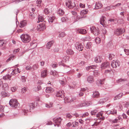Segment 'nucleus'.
Instances as JSON below:
<instances>
[{
	"instance_id": "10",
	"label": "nucleus",
	"mask_w": 129,
	"mask_h": 129,
	"mask_svg": "<svg viewBox=\"0 0 129 129\" xmlns=\"http://www.w3.org/2000/svg\"><path fill=\"white\" fill-rule=\"evenodd\" d=\"M45 23H43L42 24L39 25L37 27V30L39 31L43 30L45 28Z\"/></svg>"
},
{
	"instance_id": "62",
	"label": "nucleus",
	"mask_w": 129,
	"mask_h": 129,
	"mask_svg": "<svg viewBox=\"0 0 129 129\" xmlns=\"http://www.w3.org/2000/svg\"><path fill=\"white\" fill-rule=\"evenodd\" d=\"M120 15H121L122 16L120 18H122V19H123L124 17V12H120Z\"/></svg>"
},
{
	"instance_id": "6",
	"label": "nucleus",
	"mask_w": 129,
	"mask_h": 129,
	"mask_svg": "<svg viewBox=\"0 0 129 129\" xmlns=\"http://www.w3.org/2000/svg\"><path fill=\"white\" fill-rule=\"evenodd\" d=\"M124 31V29L119 28L115 29L114 33L116 35L119 36L122 34Z\"/></svg>"
},
{
	"instance_id": "36",
	"label": "nucleus",
	"mask_w": 129,
	"mask_h": 129,
	"mask_svg": "<svg viewBox=\"0 0 129 129\" xmlns=\"http://www.w3.org/2000/svg\"><path fill=\"white\" fill-rule=\"evenodd\" d=\"M98 112V111L97 110H92L91 111V112L90 113L91 114V115H96H96L97 114V113Z\"/></svg>"
},
{
	"instance_id": "11",
	"label": "nucleus",
	"mask_w": 129,
	"mask_h": 129,
	"mask_svg": "<svg viewBox=\"0 0 129 129\" xmlns=\"http://www.w3.org/2000/svg\"><path fill=\"white\" fill-rule=\"evenodd\" d=\"M75 46L76 48L79 51L83 50V47L81 43L79 42H76L75 44Z\"/></svg>"
},
{
	"instance_id": "13",
	"label": "nucleus",
	"mask_w": 129,
	"mask_h": 129,
	"mask_svg": "<svg viewBox=\"0 0 129 129\" xmlns=\"http://www.w3.org/2000/svg\"><path fill=\"white\" fill-rule=\"evenodd\" d=\"M56 96L57 97H60L62 98L64 97V93L62 90H61L57 92Z\"/></svg>"
},
{
	"instance_id": "27",
	"label": "nucleus",
	"mask_w": 129,
	"mask_h": 129,
	"mask_svg": "<svg viewBox=\"0 0 129 129\" xmlns=\"http://www.w3.org/2000/svg\"><path fill=\"white\" fill-rule=\"evenodd\" d=\"M115 21L118 24H122L124 23L123 19H115Z\"/></svg>"
},
{
	"instance_id": "45",
	"label": "nucleus",
	"mask_w": 129,
	"mask_h": 129,
	"mask_svg": "<svg viewBox=\"0 0 129 129\" xmlns=\"http://www.w3.org/2000/svg\"><path fill=\"white\" fill-rule=\"evenodd\" d=\"M68 20V18L67 17H63L61 18V21L63 22L67 21Z\"/></svg>"
},
{
	"instance_id": "42",
	"label": "nucleus",
	"mask_w": 129,
	"mask_h": 129,
	"mask_svg": "<svg viewBox=\"0 0 129 129\" xmlns=\"http://www.w3.org/2000/svg\"><path fill=\"white\" fill-rule=\"evenodd\" d=\"M91 43L88 42L86 44V47L87 49H89L91 47Z\"/></svg>"
},
{
	"instance_id": "16",
	"label": "nucleus",
	"mask_w": 129,
	"mask_h": 129,
	"mask_svg": "<svg viewBox=\"0 0 129 129\" xmlns=\"http://www.w3.org/2000/svg\"><path fill=\"white\" fill-rule=\"evenodd\" d=\"M87 80L88 82L90 83H92L94 81L93 77L91 76H89L87 77Z\"/></svg>"
},
{
	"instance_id": "18",
	"label": "nucleus",
	"mask_w": 129,
	"mask_h": 129,
	"mask_svg": "<svg viewBox=\"0 0 129 129\" xmlns=\"http://www.w3.org/2000/svg\"><path fill=\"white\" fill-rule=\"evenodd\" d=\"M96 117H97L98 118H96L95 119L103 120L104 119V117L102 116V114L101 113H98L96 115Z\"/></svg>"
},
{
	"instance_id": "48",
	"label": "nucleus",
	"mask_w": 129,
	"mask_h": 129,
	"mask_svg": "<svg viewBox=\"0 0 129 129\" xmlns=\"http://www.w3.org/2000/svg\"><path fill=\"white\" fill-rule=\"evenodd\" d=\"M27 91V88L25 87H24L23 88H22L21 89V93H25Z\"/></svg>"
},
{
	"instance_id": "52",
	"label": "nucleus",
	"mask_w": 129,
	"mask_h": 129,
	"mask_svg": "<svg viewBox=\"0 0 129 129\" xmlns=\"http://www.w3.org/2000/svg\"><path fill=\"white\" fill-rule=\"evenodd\" d=\"M2 94L3 96V97L8 96L9 95V93L6 92H3L2 93Z\"/></svg>"
},
{
	"instance_id": "7",
	"label": "nucleus",
	"mask_w": 129,
	"mask_h": 129,
	"mask_svg": "<svg viewBox=\"0 0 129 129\" xmlns=\"http://www.w3.org/2000/svg\"><path fill=\"white\" fill-rule=\"evenodd\" d=\"M102 6V4L99 2H96L95 4H93L91 6L92 8L93 9H98L101 8Z\"/></svg>"
},
{
	"instance_id": "39",
	"label": "nucleus",
	"mask_w": 129,
	"mask_h": 129,
	"mask_svg": "<svg viewBox=\"0 0 129 129\" xmlns=\"http://www.w3.org/2000/svg\"><path fill=\"white\" fill-rule=\"evenodd\" d=\"M95 119L92 118H91L89 117L86 119L85 120L87 122L89 123L91 122L92 121H94V120Z\"/></svg>"
},
{
	"instance_id": "40",
	"label": "nucleus",
	"mask_w": 129,
	"mask_h": 129,
	"mask_svg": "<svg viewBox=\"0 0 129 129\" xmlns=\"http://www.w3.org/2000/svg\"><path fill=\"white\" fill-rule=\"evenodd\" d=\"M43 20V17L42 16H39L38 18V21H37V22L39 23L40 22H42Z\"/></svg>"
},
{
	"instance_id": "49",
	"label": "nucleus",
	"mask_w": 129,
	"mask_h": 129,
	"mask_svg": "<svg viewBox=\"0 0 129 129\" xmlns=\"http://www.w3.org/2000/svg\"><path fill=\"white\" fill-rule=\"evenodd\" d=\"M37 89H36L37 87H35L34 88V90L36 91H39L41 89V86L40 85H38L37 87Z\"/></svg>"
},
{
	"instance_id": "3",
	"label": "nucleus",
	"mask_w": 129,
	"mask_h": 129,
	"mask_svg": "<svg viewBox=\"0 0 129 129\" xmlns=\"http://www.w3.org/2000/svg\"><path fill=\"white\" fill-rule=\"evenodd\" d=\"M10 105L13 108H16L19 106V105L16 99H12L9 101Z\"/></svg>"
},
{
	"instance_id": "23",
	"label": "nucleus",
	"mask_w": 129,
	"mask_h": 129,
	"mask_svg": "<svg viewBox=\"0 0 129 129\" xmlns=\"http://www.w3.org/2000/svg\"><path fill=\"white\" fill-rule=\"evenodd\" d=\"M66 52L67 54L70 55H72L74 53L73 51L70 49H68Z\"/></svg>"
},
{
	"instance_id": "2",
	"label": "nucleus",
	"mask_w": 129,
	"mask_h": 129,
	"mask_svg": "<svg viewBox=\"0 0 129 129\" xmlns=\"http://www.w3.org/2000/svg\"><path fill=\"white\" fill-rule=\"evenodd\" d=\"M62 119L61 117H55L53 118V120L54 123L55 124H54V126L58 127L61 124Z\"/></svg>"
},
{
	"instance_id": "34",
	"label": "nucleus",
	"mask_w": 129,
	"mask_h": 129,
	"mask_svg": "<svg viewBox=\"0 0 129 129\" xmlns=\"http://www.w3.org/2000/svg\"><path fill=\"white\" fill-rule=\"evenodd\" d=\"M96 66L92 65L91 66H88L86 68V69L87 70H88L91 69H95L96 68Z\"/></svg>"
},
{
	"instance_id": "53",
	"label": "nucleus",
	"mask_w": 129,
	"mask_h": 129,
	"mask_svg": "<svg viewBox=\"0 0 129 129\" xmlns=\"http://www.w3.org/2000/svg\"><path fill=\"white\" fill-rule=\"evenodd\" d=\"M65 36V34L64 32H62L61 33H59L58 37H63Z\"/></svg>"
},
{
	"instance_id": "61",
	"label": "nucleus",
	"mask_w": 129,
	"mask_h": 129,
	"mask_svg": "<svg viewBox=\"0 0 129 129\" xmlns=\"http://www.w3.org/2000/svg\"><path fill=\"white\" fill-rule=\"evenodd\" d=\"M68 57L67 56H64L63 58L62 61L63 62H66L68 60Z\"/></svg>"
},
{
	"instance_id": "55",
	"label": "nucleus",
	"mask_w": 129,
	"mask_h": 129,
	"mask_svg": "<svg viewBox=\"0 0 129 129\" xmlns=\"http://www.w3.org/2000/svg\"><path fill=\"white\" fill-rule=\"evenodd\" d=\"M126 80L125 79H118L116 81L117 82L119 83L120 82H122L123 81H126Z\"/></svg>"
},
{
	"instance_id": "51",
	"label": "nucleus",
	"mask_w": 129,
	"mask_h": 129,
	"mask_svg": "<svg viewBox=\"0 0 129 129\" xmlns=\"http://www.w3.org/2000/svg\"><path fill=\"white\" fill-rule=\"evenodd\" d=\"M33 70H34L37 69L39 68V65L36 64H34L33 66Z\"/></svg>"
},
{
	"instance_id": "44",
	"label": "nucleus",
	"mask_w": 129,
	"mask_h": 129,
	"mask_svg": "<svg viewBox=\"0 0 129 129\" xmlns=\"http://www.w3.org/2000/svg\"><path fill=\"white\" fill-rule=\"evenodd\" d=\"M109 121L112 123H116L118 122V120L117 118H115L114 120L110 119Z\"/></svg>"
},
{
	"instance_id": "33",
	"label": "nucleus",
	"mask_w": 129,
	"mask_h": 129,
	"mask_svg": "<svg viewBox=\"0 0 129 129\" xmlns=\"http://www.w3.org/2000/svg\"><path fill=\"white\" fill-rule=\"evenodd\" d=\"M2 88L5 90V91H6L8 90V86L7 84H3V85Z\"/></svg>"
},
{
	"instance_id": "25",
	"label": "nucleus",
	"mask_w": 129,
	"mask_h": 129,
	"mask_svg": "<svg viewBox=\"0 0 129 129\" xmlns=\"http://www.w3.org/2000/svg\"><path fill=\"white\" fill-rule=\"evenodd\" d=\"M92 96L94 98H98L100 96L99 93L98 91H94L93 92Z\"/></svg>"
},
{
	"instance_id": "19",
	"label": "nucleus",
	"mask_w": 129,
	"mask_h": 129,
	"mask_svg": "<svg viewBox=\"0 0 129 129\" xmlns=\"http://www.w3.org/2000/svg\"><path fill=\"white\" fill-rule=\"evenodd\" d=\"M20 71L19 70L18 68L15 69L13 70L11 73L12 75H14L16 74H17L18 73H20Z\"/></svg>"
},
{
	"instance_id": "58",
	"label": "nucleus",
	"mask_w": 129,
	"mask_h": 129,
	"mask_svg": "<svg viewBox=\"0 0 129 129\" xmlns=\"http://www.w3.org/2000/svg\"><path fill=\"white\" fill-rule=\"evenodd\" d=\"M30 45L31 46H32L33 48H35L37 47V43L36 42H33L30 44Z\"/></svg>"
},
{
	"instance_id": "24",
	"label": "nucleus",
	"mask_w": 129,
	"mask_h": 129,
	"mask_svg": "<svg viewBox=\"0 0 129 129\" xmlns=\"http://www.w3.org/2000/svg\"><path fill=\"white\" fill-rule=\"evenodd\" d=\"M88 10H84L81 11L80 13V14L81 16H82V18L84 17L83 16L84 15L86 14L88 12Z\"/></svg>"
},
{
	"instance_id": "17",
	"label": "nucleus",
	"mask_w": 129,
	"mask_h": 129,
	"mask_svg": "<svg viewBox=\"0 0 129 129\" xmlns=\"http://www.w3.org/2000/svg\"><path fill=\"white\" fill-rule=\"evenodd\" d=\"M27 24V22L25 20L21 21L19 24V27H23L26 26Z\"/></svg>"
},
{
	"instance_id": "8",
	"label": "nucleus",
	"mask_w": 129,
	"mask_h": 129,
	"mask_svg": "<svg viewBox=\"0 0 129 129\" xmlns=\"http://www.w3.org/2000/svg\"><path fill=\"white\" fill-rule=\"evenodd\" d=\"M111 65L113 68H116L120 65L119 62L118 60H113L111 62Z\"/></svg>"
},
{
	"instance_id": "43",
	"label": "nucleus",
	"mask_w": 129,
	"mask_h": 129,
	"mask_svg": "<svg viewBox=\"0 0 129 129\" xmlns=\"http://www.w3.org/2000/svg\"><path fill=\"white\" fill-rule=\"evenodd\" d=\"M111 114L112 115H113L115 116L116 115H117V111L115 109H112L111 110Z\"/></svg>"
},
{
	"instance_id": "15",
	"label": "nucleus",
	"mask_w": 129,
	"mask_h": 129,
	"mask_svg": "<svg viewBox=\"0 0 129 129\" xmlns=\"http://www.w3.org/2000/svg\"><path fill=\"white\" fill-rule=\"evenodd\" d=\"M76 31L77 33H78L81 34H85L87 33L86 30L83 29H77Z\"/></svg>"
},
{
	"instance_id": "47",
	"label": "nucleus",
	"mask_w": 129,
	"mask_h": 129,
	"mask_svg": "<svg viewBox=\"0 0 129 129\" xmlns=\"http://www.w3.org/2000/svg\"><path fill=\"white\" fill-rule=\"evenodd\" d=\"M15 57V56L13 55H11V57L7 60V62H8L11 59L13 60L14 59Z\"/></svg>"
},
{
	"instance_id": "21",
	"label": "nucleus",
	"mask_w": 129,
	"mask_h": 129,
	"mask_svg": "<svg viewBox=\"0 0 129 129\" xmlns=\"http://www.w3.org/2000/svg\"><path fill=\"white\" fill-rule=\"evenodd\" d=\"M47 75V72L46 70H44L42 71L41 73V77H42L44 78L46 77Z\"/></svg>"
},
{
	"instance_id": "1",
	"label": "nucleus",
	"mask_w": 129,
	"mask_h": 129,
	"mask_svg": "<svg viewBox=\"0 0 129 129\" xmlns=\"http://www.w3.org/2000/svg\"><path fill=\"white\" fill-rule=\"evenodd\" d=\"M20 38L22 42L25 43L29 42L30 40V38L29 35L26 34L22 35Z\"/></svg>"
},
{
	"instance_id": "26",
	"label": "nucleus",
	"mask_w": 129,
	"mask_h": 129,
	"mask_svg": "<svg viewBox=\"0 0 129 129\" xmlns=\"http://www.w3.org/2000/svg\"><path fill=\"white\" fill-rule=\"evenodd\" d=\"M64 99L65 103H71L73 101V100H71V99L68 97H66Z\"/></svg>"
},
{
	"instance_id": "38",
	"label": "nucleus",
	"mask_w": 129,
	"mask_h": 129,
	"mask_svg": "<svg viewBox=\"0 0 129 129\" xmlns=\"http://www.w3.org/2000/svg\"><path fill=\"white\" fill-rule=\"evenodd\" d=\"M45 105V107L48 108H50L52 107L53 104L51 103H47Z\"/></svg>"
},
{
	"instance_id": "50",
	"label": "nucleus",
	"mask_w": 129,
	"mask_h": 129,
	"mask_svg": "<svg viewBox=\"0 0 129 129\" xmlns=\"http://www.w3.org/2000/svg\"><path fill=\"white\" fill-rule=\"evenodd\" d=\"M106 100L105 99H101L99 102V103L100 104H103L105 103L106 101Z\"/></svg>"
},
{
	"instance_id": "57",
	"label": "nucleus",
	"mask_w": 129,
	"mask_h": 129,
	"mask_svg": "<svg viewBox=\"0 0 129 129\" xmlns=\"http://www.w3.org/2000/svg\"><path fill=\"white\" fill-rule=\"evenodd\" d=\"M93 74L94 76L97 77L99 75V73L98 71H94L93 72Z\"/></svg>"
},
{
	"instance_id": "56",
	"label": "nucleus",
	"mask_w": 129,
	"mask_h": 129,
	"mask_svg": "<svg viewBox=\"0 0 129 129\" xmlns=\"http://www.w3.org/2000/svg\"><path fill=\"white\" fill-rule=\"evenodd\" d=\"M51 74L53 75L54 76H56L58 74L57 72H56L55 71H51L50 72Z\"/></svg>"
},
{
	"instance_id": "4",
	"label": "nucleus",
	"mask_w": 129,
	"mask_h": 129,
	"mask_svg": "<svg viewBox=\"0 0 129 129\" xmlns=\"http://www.w3.org/2000/svg\"><path fill=\"white\" fill-rule=\"evenodd\" d=\"M66 5L69 8H73L75 6V2L73 0L66 1Z\"/></svg>"
},
{
	"instance_id": "14",
	"label": "nucleus",
	"mask_w": 129,
	"mask_h": 129,
	"mask_svg": "<svg viewBox=\"0 0 129 129\" xmlns=\"http://www.w3.org/2000/svg\"><path fill=\"white\" fill-rule=\"evenodd\" d=\"M106 18L104 16H102L100 18V23L103 26L105 25Z\"/></svg>"
},
{
	"instance_id": "59",
	"label": "nucleus",
	"mask_w": 129,
	"mask_h": 129,
	"mask_svg": "<svg viewBox=\"0 0 129 129\" xmlns=\"http://www.w3.org/2000/svg\"><path fill=\"white\" fill-rule=\"evenodd\" d=\"M52 67L53 68H56L58 66V64L56 62H54L51 65Z\"/></svg>"
},
{
	"instance_id": "35",
	"label": "nucleus",
	"mask_w": 129,
	"mask_h": 129,
	"mask_svg": "<svg viewBox=\"0 0 129 129\" xmlns=\"http://www.w3.org/2000/svg\"><path fill=\"white\" fill-rule=\"evenodd\" d=\"M12 76V75H6L3 77V79L4 80H7V79H9L10 80V78Z\"/></svg>"
},
{
	"instance_id": "54",
	"label": "nucleus",
	"mask_w": 129,
	"mask_h": 129,
	"mask_svg": "<svg viewBox=\"0 0 129 129\" xmlns=\"http://www.w3.org/2000/svg\"><path fill=\"white\" fill-rule=\"evenodd\" d=\"M26 69L27 70L30 71L33 69V67H31L30 66H27L26 67Z\"/></svg>"
},
{
	"instance_id": "12",
	"label": "nucleus",
	"mask_w": 129,
	"mask_h": 129,
	"mask_svg": "<svg viewBox=\"0 0 129 129\" xmlns=\"http://www.w3.org/2000/svg\"><path fill=\"white\" fill-rule=\"evenodd\" d=\"M110 63L107 61L103 63L101 66V68L102 69H104L110 66Z\"/></svg>"
},
{
	"instance_id": "37",
	"label": "nucleus",
	"mask_w": 129,
	"mask_h": 129,
	"mask_svg": "<svg viewBox=\"0 0 129 129\" xmlns=\"http://www.w3.org/2000/svg\"><path fill=\"white\" fill-rule=\"evenodd\" d=\"M44 12L46 14H50L51 12L50 9L46 8L44 10Z\"/></svg>"
},
{
	"instance_id": "46",
	"label": "nucleus",
	"mask_w": 129,
	"mask_h": 129,
	"mask_svg": "<svg viewBox=\"0 0 129 129\" xmlns=\"http://www.w3.org/2000/svg\"><path fill=\"white\" fill-rule=\"evenodd\" d=\"M95 41L97 44H99L101 42V39L99 37H97L95 39Z\"/></svg>"
},
{
	"instance_id": "22",
	"label": "nucleus",
	"mask_w": 129,
	"mask_h": 129,
	"mask_svg": "<svg viewBox=\"0 0 129 129\" xmlns=\"http://www.w3.org/2000/svg\"><path fill=\"white\" fill-rule=\"evenodd\" d=\"M54 43V41H51L48 42L46 45V47L47 49H49L51 46L53 45Z\"/></svg>"
},
{
	"instance_id": "30",
	"label": "nucleus",
	"mask_w": 129,
	"mask_h": 129,
	"mask_svg": "<svg viewBox=\"0 0 129 129\" xmlns=\"http://www.w3.org/2000/svg\"><path fill=\"white\" fill-rule=\"evenodd\" d=\"M29 106L30 110L33 109L35 107V102H33L29 104Z\"/></svg>"
},
{
	"instance_id": "64",
	"label": "nucleus",
	"mask_w": 129,
	"mask_h": 129,
	"mask_svg": "<svg viewBox=\"0 0 129 129\" xmlns=\"http://www.w3.org/2000/svg\"><path fill=\"white\" fill-rule=\"evenodd\" d=\"M124 51L125 52L126 54L127 55H129V50L126 49H124Z\"/></svg>"
},
{
	"instance_id": "9",
	"label": "nucleus",
	"mask_w": 129,
	"mask_h": 129,
	"mask_svg": "<svg viewBox=\"0 0 129 129\" xmlns=\"http://www.w3.org/2000/svg\"><path fill=\"white\" fill-rule=\"evenodd\" d=\"M91 104V102H86L85 103L79 104L78 105V106L79 107H87L89 106Z\"/></svg>"
},
{
	"instance_id": "31",
	"label": "nucleus",
	"mask_w": 129,
	"mask_h": 129,
	"mask_svg": "<svg viewBox=\"0 0 129 129\" xmlns=\"http://www.w3.org/2000/svg\"><path fill=\"white\" fill-rule=\"evenodd\" d=\"M57 14L60 16H62L64 14V11L61 9H59L57 11Z\"/></svg>"
},
{
	"instance_id": "5",
	"label": "nucleus",
	"mask_w": 129,
	"mask_h": 129,
	"mask_svg": "<svg viewBox=\"0 0 129 129\" xmlns=\"http://www.w3.org/2000/svg\"><path fill=\"white\" fill-rule=\"evenodd\" d=\"M90 29L92 33L95 36L98 35L99 34V30L98 27L94 26L91 27Z\"/></svg>"
},
{
	"instance_id": "20",
	"label": "nucleus",
	"mask_w": 129,
	"mask_h": 129,
	"mask_svg": "<svg viewBox=\"0 0 129 129\" xmlns=\"http://www.w3.org/2000/svg\"><path fill=\"white\" fill-rule=\"evenodd\" d=\"M54 91V89L50 87H47L46 89V92L47 93H52Z\"/></svg>"
},
{
	"instance_id": "60",
	"label": "nucleus",
	"mask_w": 129,
	"mask_h": 129,
	"mask_svg": "<svg viewBox=\"0 0 129 129\" xmlns=\"http://www.w3.org/2000/svg\"><path fill=\"white\" fill-rule=\"evenodd\" d=\"M124 107V103L123 102H121L120 103L119 107L120 109H122V108Z\"/></svg>"
},
{
	"instance_id": "28",
	"label": "nucleus",
	"mask_w": 129,
	"mask_h": 129,
	"mask_svg": "<svg viewBox=\"0 0 129 129\" xmlns=\"http://www.w3.org/2000/svg\"><path fill=\"white\" fill-rule=\"evenodd\" d=\"M101 58L99 56L95 57L94 58V61L96 63L101 62Z\"/></svg>"
},
{
	"instance_id": "32",
	"label": "nucleus",
	"mask_w": 129,
	"mask_h": 129,
	"mask_svg": "<svg viewBox=\"0 0 129 129\" xmlns=\"http://www.w3.org/2000/svg\"><path fill=\"white\" fill-rule=\"evenodd\" d=\"M55 19V17L53 16L52 17H49L48 19V21L50 23H52L54 20Z\"/></svg>"
},
{
	"instance_id": "29",
	"label": "nucleus",
	"mask_w": 129,
	"mask_h": 129,
	"mask_svg": "<svg viewBox=\"0 0 129 129\" xmlns=\"http://www.w3.org/2000/svg\"><path fill=\"white\" fill-rule=\"evenodd\" d=\"M123 94L122 93H120L114 97V100H116L120 99L122 97Z\"/></svg>"
},
{
	"instance_id": "63",
	"label": "nucleus",
	"mask_w": 129,
	"mask_h": 129,
	"mask_svg": "<svg viewBox=\"0 0 129 129\" xmlns=\"http://www.w3.org/2000/svg\"><path fill=\"white\" fill-rule=\"evenodd\" d=\"M4 40H0V46L2 47L4 45V42H3Z\"/></svg>"
},
{
	"instance_id": "41",
	"label": "nucleus",
	"mask_w": 129,
	"mask_h": 129,
	"mask_svg": "<svg viewBox=\"0 0 129 129\" xmlns=\"http://www.w3.org/2000/svg\"><path fill=\"white\" fill-rule=\"evenodd\" d=\"M78 122H75L72 123L71 126L74 127H77L78 126Z\"/></svg>"
}]
</instances>
